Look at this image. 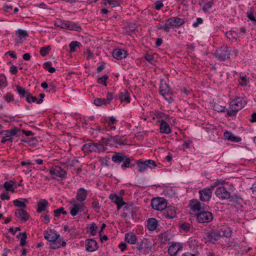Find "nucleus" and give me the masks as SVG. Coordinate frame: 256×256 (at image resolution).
<instances>
[{"instance_id":"14","label":"nucleus","mask_w":256,"mask_h":256,"mask_svg":"<svg viewBox=\"0 0 256 256\" xmlns=\"http://www.w3.org/2000/svg\"><path fill=\"white\" fill-rule=\"evenodd\" d=\"M20 131V129L18 128H12L9 130H3L2 132V134L6 136H8V138H2L1 140V142L2 144H4L6 142L9 141L10 142H12V138H11V136H18V132Z\"/></svg>"},{"instance_id":"51","label":"nucleus","mask_w":256,"mask_h":256,"mask_svg":"<svg viewBox=\"0 0 256 256\" xmlns=\"http://www.w3.org/2000/svg\"><path fill=\"white\" fill-rule=\"evenodd\" d=\"M122 0H110L108 6L111 8H114L120 6Z\"/></svg>"},{"instance_id":"27","label":"nucleus","mask_w":256,"mask_h":256,"mask_svg":"<svg viewBox=\"0 0 256 256\" xmlns=\"http://www.w3.org/2000/svg\"><path fill=\"white\" fill-rule=\"evenodd\" d=\"M49 206L48 200L46 199H40L37 202L36 212L40 214L46 210V208Z\"/></svg>"},{"instance_id":"49","label":"nucleus","mask_w":256,"mask_h":256,"mask_svg":"<svg viewBox=\"0 0 256 256\" xmlns=\"http://www.w3.org/2000/svg\"><path fill=\"white\" fill-rule=\"evenodd\" d=\"M51 48L50 46H46L42 47L40 50V54L42 56H44L48 54Z\"/></svg>"},{"instance_id":"30","label":"nucleus","mask_w":256,"mask_h":256,"mask_svg":"<svg viewBox=\"0 0 256 256\" xmlns=\"http://www.w3.org/2000/svg\"><path fill=\"white\" fill-rule=\"evenodd\" d=\"M15 214L17 216H19L20 220L23 221H26L29 218V215L26 210L22 208L17 209L15 211Z\"/></svg>"},{"instance_id":"54","label":"nucleus","mask_w":256,"mask_h":256,"mask_svg":"<svg viewBox=\"0 0 256 256\" xmlns=\"http://www.w3.org/2000/svg\"><path fill=\"white\" fill-rule=\"evenodd\" d=\"M224 180H217L214 182L212 184H211L209 188L213 190L214 188L220 185L222 186L224 185Z\"/></svg>"},{"instance_id":"64","label":"nucleus","mask_w":256,"mask_h":256,"mask_svg":"<svg viewBox=\"0 0 256 256\" xmlns=\"http://www.w3.org/2000/svg\"><path fill=\"white\" fill-rule=\"evenodd\" d=\"M154 8L156 10H159L164 6V4L162 0H157L154 2Z\"/></svg>"},{"instance_id":"55","label":"nucleus","mask_w":256,"mask_h":256,"mask_svg":"<svg viewBox=\"0 0 256 256\" xmlns=\"http://www.w3.org/2000/svg\"><path fill=\"white\" fill-rule=\"evenodd\" d=\"M94 104L96 106H101L102 104L106 105L104 98H97L94 100Z\"/></svg>"},{"instance_id":"23","label":"nucleus","mask_w":256,"mask_h":256,"mask_svg":"<svg viewBox=\"0 0 256 256\" xmlns=\"http://www.w3.org/2000/svg\"><path fill=\"white\" fill-rule=\"evenodd\" d=\"M220 238L221 236L219 230L211 232L206 234V238L213 244H215Z\"/></svg>"},{"instance_id":"62","label":"nucleus","mask_w":256,"mask_h":256,"mask_svg":"<svg viewBox=\"0 0 256 256\" xmlns=\"http://www.w3.org/2000/svg\"><path fill=\"white\" fill-rule=\"evenodd\" d=\"M12 8L13 6L10 2H6L4 6V9L6 12H10V10H12Z\"/></svg>"},{"instance_id":"20","label":"nucleus","mask_w":256,"mask_h":256,"mask_svg":"<svg viewBox=\"0 0 256 256\" xmlns=\"http://www.w3.org/2000/svg\"><path fill=\"white\" fill-rule=\"evenodd\" d=\"M182 248V245L180 243L172 242L168 249V254L170 256H175Z\"/></svg>"},{"instance_id":"34","label":"nucleus","mask_w":256,"mask_h":256,"mask_svg":"<svg viewBox=\"0 0 256 256\" xmlns=\"http://www.w3.org/2000/svg\"><path fill=\"white\" fill-rule=\"evenodd\" d=\"M158 221L155 218H150L147 220L148 229L150 231L155 230L157 227Z\"/></svg>"},{"instance_id":"63","label":"nucleus","mask_w":256,"mask_h":256,"mask_svg":"<svg viewBox=\"0 0 256 256\" xmlns=\"http://www.w3.org/2000/svg\"><path fill=\"white\" fill-rule=\"evenodd\" d=\"M180 228L185 232H189L190 230V224L187 222H184L180 225Z\"/></svg>"},{"instance_id":"59","label":"nucleus","mask_w":256,"mask_h":256,"mask_svg":"<svg viewBox=\"0 0 256 256\" xmlns=\"http://www.w3.org/2000/svg\"><path fill=\"white\" fill-rule=\"evenodd\" d=\"M22 141L30 144H34L36 143L37 140L36 138H28L26 140H23Z\"/></svg>"},{"instance_id":"24","label":"nucleus","mask_w":256,"mask_h":256,"mask_svg":"<svg viewBox=\"0 0 256 256\" xmlns=\"http://www.w3.org/2000/svg\"><path fill=\"white\" fill-rule=\"evenodd\" d=\"M88 191L84 188H80L76 192V200L80 203H84L87 198Z\"/></svg>"},{"instance_id":"53","label":"nucleus","mask_w":256,"mask_h":256,"mask_svg":"<svg viewBox=\"0 0 256 256\" xmlns=\"http://www.w3.org/2000/svg\"><path fill=\"white\" fill-rule=\"evenodd\" d=\"M157 28L159 30H162L166 32H168L170 30L169 26L167 24V20H166L164 25L158 24L157 26Z\"/></svg>"},{"instance_id":"4","label":"nucleus","mask_w":256,"mask_h":256,"mask_svg":"<svg viewBox=\"0 0 256 256\" xmlns=\"http://www.w3.org/2000/svg\"><path fill=\"white\" fill-rule=\"evenodd\" d=\"M54 26L64 29H67L70 30H76L80 32L82 28L80 26L76 24L74 22L70 21H63L61 20H57L54 24Z\"/></svg>"},{"instance_id":"48","label":"nucleus","mask_w":256,"mask_h":256,"mask_svg":"<svg viewBox=\"0 0 256 256\" xmlns=\"http://www.w3.org/2000/svg\"><path fill=\"white\" fill-rule=\"evenodd\" d=\"M16 34L17 36L20 39L23 38L28 36V34L26 31L21 29H18L16 31Z\"/></svg>"},{"instance_id":"9","label":"nucleus","mask_w":256,"mask_h":256,"mask_svg":"<svg viewBox=\"0 0 256 256\" xmlns=\"http://www.w3.org/2000/svg\"><path fill=\"white\" fill-rule=\"evenodd\" d=\"M50 174L53 176L54 179H56L57 177H58L61 180L66 178L67 176L66 172L58 166L52 167L50 170Z\"/></svg>"},{"instance_id":"13","label":"nucleus","mask_w":256,"mask_h":256,"mask_svg":"<svg viewBox=\"0 0 256 256\" xmlns=\"http://www.w3.org/2000/svg\"><path fill=\"white\" fill-rule=\"evenodd\" d=\"M167 20V24L168 25L170 29L172 28H178L184 24L185 22V19L180 18L177 16L171 17Z\"/></svg>"},{"instance_id":"58","label":"nucleus","mask_w":256,"mask_h":256,"mask_svg":"<svg viewBox=\"0 0 256 256\" xmlns=\"http://www.w3.org/2000/svg\"><path fill=\"white\" fill-rule=\"evenodd\" d=\"M214 110L218 112H226V110L225 107L221 106L218 104H215L214 106Z\"/></svg>"},{"instance_id":"33","label":"nucleus","mask_w":256,"mask_h":256,"mask_svg":"<svg viewBox=\"0 0 256 256\" xmlns=\"http://www.w3.org/2000/svg\"><path fill=\"white\" fill-rule=\"evenodd\" d=\"M137 238L133 232H127L125 234V241L130 244H134L136 243Z\"/></svg>"},{"instance_id":"57","label":"nucleus","mask_w":256,"mask_h":256,"mask_svg":"<svg viewBox=\"0 0 256 256\" xmlns=\"http://www.w3.org/2000/svg\"><path fill=\"white\" fill-rule=\"evenodd\" d=\"M240 200H242V198L240 196L234 194V195L230 194V198H229L228 201L230 202H239Z\"/></svg>"},{"instance_id":"29","label":"nucleus","mask_w":256,"mask_h":256,"mask_svg":"<svg viewBox=\"0 0 256 256\" xmlns=\"http://www.w3.org/2000/svg\"><path fill=\"white\" fill-rule=\"evenodd\" d=\"M159 122H160V132L166 134L170 133L171 129L169 124L164 120H161Z\"/></svg>"},{"instance_id":"17","label":"nucleus","mask_w":256,"mask_h":256,"mask_svg":"<svg viewBox=\"0 0 256 256\" xmlns=\"http://www.w3.org/2000/svg\"><path fill=\"white\" fill-rule=\"evenodd\" d=\"M107 142H111L112 144H118L122 146L126 144V140L124 138V136L109 135L107 138Z\"/></svg>"},{"instance_id":"22","label":"nucleus","mask_w":256,"mask_h":256,"mask_svg":"<svg viewBox=\"0 0 256 256\" xmlns=\"http://www.w3.org/2000/svg\"><path fill=\"white\" fill-rule=\"evenodd\" d=\"M98 248V244L94 239H88L86 242V250L90 252L96 251Z\"/></svg>"},{"instance_id":"37","label":"nucleus","mask_w":256,"mask_h":256,"mask_svg":"<svg viewBox=\"0 0 256 256\" xmlns=\"http://www.w3.org/2000/svg\"><path fill=\"white\" fill-rule=\"evenodd\" d=\"M26 99V102L28 103L36 102L38 104H40L43 102V100L42 99L38 100L36 98L32 96L30 92L27 95Z\"/></svg>"},{"instance_id":"28","label":"nucleus","mask_w":256,"mask_h":256,"mask_svg":"<svg viewBox=\"0 0 256 256\" xmlns=\"http://www.w3.org/2000/svg\"><path fill=\"white\" fill-rule=\"evenodd\" d=\"M127 55L126 51L120 48L115 49L112 52L113 57L118 60L126 58Z\"/></svg>"},{"instance_id":"41","label":"nucleus","mask_w":256,"mask_h":256,"mask_svg":"<svg viewBox=\"0 0 256 256\" xmlns=\"http://www.w3.org/2000/svg\"><path fill=\"white\" fill-rule=\"evenodd\" d=\"M98 229V226L94 223H92L88 228V232H90L92 236H95L97 233Z\"/></svg>"},{"instance_id":"45","label":"nucleus","mask_w":256,"mask_h":256,"mask_svg":"<svg viewBox=\"0 0 256 256\" xmlns=\"http://www.w3.org/2000/svg\"><path fill=\"white\" fill-rule=\"evenodd\" d=\"M226 37L228 39H236V38L238 36V34L234 30H230L229 32H227L226 33Z\"/></svg>"},{"instance_id":"3","label":"nucleus","mask_w":256,"mask_h":256,"mask_svg":"<svg viewBox=\"0 0 256 256\" xmlns=\"http://www.w3.org/2000/svg\"><path fill=\"white\" fill-rule=\"evenodd\" d=\"M106 148L102 144L96 142L87 143L83 145L82 150L84 152H104Z\"/></svg>"},{"instance_id":"12","label":"nucleus","mask_w":256,"mask_h":256,"mask_svg":"<svg viewBox=\"0 0 256 256\" xmlns=\"http://www.w3.org/2000/svg\"><path fill=\"white\" fill-rule=\"evenodd\" d=\"M72 206L70 208V213L72 216H76L80 212H84L86 209L84 203H78L74 200L71 202Z\"/></svg>"},{"instance_id":"7","label":"nucleus","mask_w":256,"mask_h":256,"mask_svg":"<svg viewBox=\"0 0 256 256\" xmlns=\"http://www.w3.org/2000/svg\"><path fill=\"white\" fill-rule=\"evenodd\" d=\"M196 220L198 223H208L212 220L213 214L211 212L207 210V209L197 214Z\"/></svg>"},{"instance_id":"46","label":"nucleus","mask_w":256,"mask_h":256,"mask_svg":"<svg viewBox=\"0 0 256 256\" xmlns=\"http://www.w3.org/2000/svg\"><path fill=\"white\" fill-rule=\"evenodd\" d=\"M81 45L80 43L78 41H73L70 44L69 47L70 48V52H74L76 51V48Z\"/></svg>"},{"instance_id":"40","label":"nucleus","mask_w":256,"mask_h":256,"mask_svg":"<svg viewBox=\"0 0 256 256\" xmlns=\"http://www.w3.org/2000/svg\"><path fill=\"white\" fill-rule=\"evenodd\" d=\"M109 198L111 200L116 204L122 202L123 200L122 198L115 194H111L109 196Z\"/></svg>"},{"instance_id":"44","label":"nucleus","mask_w":256,"mask_h":256,"mask_svg":"<svg viewBox=\"0 0 256 256\" xmlns=\"http://www.w3.org/2000/svg\"><path fill=\"white\" fill-rule=\"evenodd\" d=\"M53 212L55 217H58L60 214L66 215L68 214L67 212L64 210V207H60L58 208H57L54 210Z\"/></svg>"},{"instance_id":"50","label":"nucleus","mask_w":256,"mask_h":256,"mask_svg":"<svg viewBox=\"0 0 256 256\" xmlns=\"http://www.w3.org/2000/svg\"><path fill=\"white\" fill-rule=\"evenodd\" d=\"M8 85L6 78L4 74H0V88H6Z\"/></svg>"},{"instance_id":"15","label":"nucleus","mask_w":256,"mask_h":256,"mask_svg":"<svg viewBox=\"0 0 256 256\" xmlns=\"http://www.w3.org/2000/svg\"><path fill=\"white\" fill-rule=\"evenodd\" d=\"M212 190L209 187L199 190L200 200L204 202L210 201L212 196Z\"/></svg>"},{"instance_id":"36","label":"nucleus","mask_w":256,"mask_h":256,"mask_svg":"<svg viewBox=\"0 0 256 256\" xmlns=\"http://www.w3.org/2000/svg\"><path fill=\"white\" fill-rule=\"evenodd\" d=\"M219 232L221 238L223 236L226 238H230L232 236V230L229 228H221Z\"/></svg>"},{"instance_id":"38","label":"nucleus","mask_w":256,"mask_h":256,"mask_svg":"<svg viewBox=\"0 0 256 256\" xmlns=\"http://www.w3.org/2000/svg\"><path fill=\"white\" fill-rule=\"evenodd\" d=\"M15 184L16 182L12 180L7 181L4 182L3 186L6 190L14 192V190L12 188V186Z\"/></svg>"},{"instance_id":"8","label":"nucleus","mask_w":256,"mask_h":256,"mask_svg":"<svg viewBox=\"0 0 256 256\" xmlns=\"http://www.w3.org/2000/svg\"><path fill=\"white\" fill-rule=\"evenodd\" d=\"M166 201L162 198H155L151 201V206L153 209L157 210H162L166 207Z\"/></svg>"},{"instance_id":"18","label":"nucleus","mask_w":256,"mask_h":256,"mask_svg":"<svg viewBox=\"0 0 256 256\" xmlns=\"http://www.w3.org/2000/svg\"><path fill=\"white\" fill-rule=\"evenodd\" d=\"M162 215L166 218L172 219L176 216V209L173 206L166 207L162 211Z\"/></svg>"},{"instance_id":"6","label":"nucleus","mask_w":256,"mask_h":256,"mask_svg":"<svg viewBox=\"0 0 256 256\" xmlns=\"http://www.w3.org/2000/svg\"><path fill=\"white\" fill-rule=\"evenodd\" d=\"M230 52L231 50L229 47L223 46L219 50H216L215 54L219 60L224 61L230 58Z\"/></svg>"},{"instance_id":"43","label":"nucleus","mask_w":256,"mask_h":256,"mask_svg":"<svg viewBox=\"0 0 256 256\" xmlns=\"http://www.w3.org/2000/svg\"><path fill=\"white\" fill-rule=\"evenodd\" d=\"M124 212L126 216H128L129 214H131L132 216L133 210L132 205L126 204L124 207Z\"/></svg>"},{"instance_id":"5","label":"nucleus","mask_w":256,"mask_h":256,"mask_svg":"<svg viewBox=\"0 0 256 256\" xmlns=\"http://www.w3.org/2000/svg\"><path fill=\"white\" fill-rule=\"evenodd\" d=\"M136 168L140 172H144L148 168H151L152 166L154 167L156 166L154 161L152 160H143L140 159L136 162Z\"/></svg>"},{"instance_id":"60","label":"nucleus","mask_w":256,"mask_h":256,"mask_svg":"<svg viewBox=\"0 0 256 256\" xmlns=\"http://www.w3.org/2000/svg\"><path fill=\"white\" fill-rule=\"evenodd\" d=\"M4 99L8 102L14 100V96L10 92H8L4 96Z\"/></svg>"},{"instance_id":"39","label":"nucleus","mask_w":256,"mask_h":256,"mask_svg":"<svg viewBox=\"0 0 256 256\" xmlns=\"http://www.w3.org/2000/svg\"><path fill=\"white\" fill-rule=\"evenodd\" d=\"M255 12L254 8V7H250V9L248 10V12L246 13V17L252 21V22H255V17L254 16V12Z\"/></svg>"},{"instance_id":"47","label":"nucleus","mask_w":256,"mask_h":256,"mask_svg":"<svg viewBox=\"0 0 256 256\" xmlns=\"http://www.w3.org/2000/svg\"><path fill=\"white\" fill-rule=\"evenodd\" d=\"M213 4V0H208V2H206L202 7V10L204 11V12H207L208 10L212 8Z\"/></svg>"},{"instance_id":"35","label":"nucleus","mask_w":256,"mask_h":256,"mask_svg":"<svg viewBox=\"0 0 256 256\" xmlns=\"http://www.w3.org/2000/svg\"><path fill=\"white\" fill-rule=\"evenodd\" d=\"M16 90L20 96V98H22L27 96V95L29 93V91L26 90L24 88L20 86L19 85L16 86Z\"/></svg>"},{"instance_id":"42","label":"nucleus","mask_w":256,"mask_h":256,"mask_svg":"<svg viewBox=\"0 0 256 256\" xmlns=\"http://www.w3.org/2000/svg\"><path fill=\"white\" fill-rule=\"evenodd\" d=\"M50 62H46L44 64V68L48 71L50 73H53L55 72L54 68L52 67Z\"/></svg>"},{"instance_id":"16","label":"nucleus","mask_w":256,"mask_h":256,"mask_svg":"<svg viewBox=\"0 0 256 256\" xmlns=\"http://www.w3.org/2000/svg\"><path fill=\"white\" fill-rule=\"evenodd\" d=\"M104 123L105 125L106 130L109 131L111 130H115L116 126H115L118 122V120L114 116L108 117L104 120Z\"/></svg>"},{"instance_id":"26","label":"nucleus","mask_w":256,"mask_h":256,"mask_svg":"<svg viewBox=\"0 0 256 256\" xmlns=\"http://www.w3.org/2000/svg\"><path fill=\"white\" fill-rule=\"evenodd\" d=\"M116 98L120 100L121 102H126V103L130 102V93L126 90H122L120 92L116 94Z\"/></svg>"},{"instance_id":"21","label":"nucleus","mask_w":256,"mask_h":256,"mask_svg":"<svg viewBox=\"0 0 256 256\" xmlns=\"http://www.w3.org/2000/svg\"><path fill=\"white\" fill-rule=\"evenodd\" d=\"M136 160L132 158L126 156L122 164L121 165V168L123 170L128 168H132L136 166Z\"/></svg>"},{"instance_id":"31","label":"nucleus","mask_w":256,"mask_h":256,"mask_svg":"<svg viewBox=\"0 0 256 256\" xmlns=\"http://www.w3.org/2000/svg\"><path fill=\"white\" fill-rule=\"evenodd\" d=\"M126 155L122 152H115L112 156V160L116 164H120L123 162Z\"/></svg>"},{"instance_id":"52","label":"nucleus","mask_w":256,"mask_h":256,"mask_svg":"<svg viewBox=\"0 0 256 256\" xmlns=\"http://www.w3.org/2000/svg\"><path fill=\"white\" fill-rule=\"evenodd\" d=\"M108 78V76L107 74H104L102 77H100L97 80V82L100 84H104L106 86V80Z\"/></svg>"},{"instance_id":"1","label":"nucleus","mask_w":256,"mask_h":256,"mask_svg":"<svg viewBox=\"0 0 256 256\" xmlns=\"http://www.w3.org/2000/svg\"><path fill=\"white\" fill-rule=\"evenodd\" d=\"M246 97H237L230 104V108L226 110V114L229 116H235L238 112L246 104Z\"/></svg>"},{"instance_id":"2","label":"nucleus","mask_w":256,"mask_h":256,"mask_svg":"<svg viewBox=\"0 0 256 256\" xmlns=\"http://www.w3.org/2000/svg\"><path fill=\"white\" fill-rule=\"evenodd\" d=\"M159 92L160 94L163 96L168 103H171L173 102L172 90L164 80L162 79L160 80Z\"/></svg>"},{"instance_id":"61","label":"nucleus","mask_w":256,"mask_h":256,"mask_svg":"<svg viewBox=\"0 0 256 256\" xmlns=\"http://www.w3.org/2000/svg\"><path fill=\"white\" fill-rule=\"evenodd\" d=\"M22 237H21L20 240V245L21 246H24L26 244V239L27 238V234L26 232H22Z\"/></svg>"},{"instance_id":"11","label":"nucleus","mask_w":256,"mask_h":256,"mask_svg":"<svg viewBox=\"0 0 256 256\" xmlns=\"http://www.w3.org/2000/svg\"><path fill=\"white\" fill-rule=\"evenodd\" d=\"M215 194L221 200H228L230 198V192L223 186L218 188L215 192Z\"/></svg>"},{"instance_id":"10","label":"nucleus","mask_w":256,"mask_h":256,"mask_svg":"<svg viewBox=\"0 0 256 256\" xmlns=\"http://www.w3.org/2000/svg\"><path fill=\"white\" fill-rule=\"evenodd\" d=\"M190 206L193 212H199L206 210L208 207L204 204L200 202L196 199H192L190 201Z\"/></svg>"},{"instance_id":"56","label":"nucleus","mask_w":256,"mask_h":256,"mask_svg":"<svg viewBox=\"0 0 256 256\" xmlns=\"http://www.w3.org/2000/svg\"><path fill=\"white\" fill-rule=\"evenodd\" d=\"M14 204L17 207L24 208H26V204L22 201L18 199L14 201Z\"/></svg>"},{"instance_id":"25","label":"nucleus","mask_w":256,"mask_h":256,"mask_svg":"<svg viewBox=\"0 0 256 256\" xmlns=\"http://www.w3.org/2000/svg\"><path fill=\"white\" fill-rule=\"evenodd\" d=\"M66 242L64 240L63 238H58L54 241L50 242V248L51 249H58L62 246H66Z\"/></svg>"},{"instance_id":"32","label":"nucleus","mask_w":256,"mask_h":256,"mask_svg":"<svg viewBox=\"0 0 256 256\" xmlns=\"http://www.w3.org/2000/svg\"><path fill=\"white\" fill-rule=\"evenodd\" d=\"M224 136L226 140L234 142H240L242 140L240 137L235 136L231 132L228 131H226L224 132Z\"/></svg>"},{"instance_id":"19","label":"nucleus","mask_w":256,"mask_h":256,"mask_svg":"<svg viewBox=\"0 0 256 256\" xmlns=\"http://www.w3.org/2000/svg\"><path fill=\"white\" fill-rule=\"evenodd\" d=\"M44 238L50 242L58 239L60 236V235L58 234L55 230L51 229L48 230H44Z\"/></svg>"}]
</instances>
